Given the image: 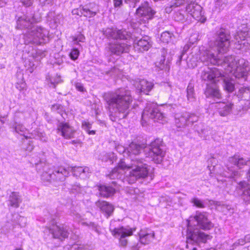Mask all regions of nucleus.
<instances>
[{
  "mask_svg": "<svg viewBox=\"0 0 250 250\" xmlns=\"http://www.w3.org/2000/svg\"><path fill=\"white\" fill-rule=\"evenodd\" d=\"M40 21V18H36L31 15H23L19 17L17 21V28L26 29V32L23 35L24 43H32L39 45L45 43L49 40V31L47 29L37 25L34 23Z\"/></svg>",
  "mask_w": 250,
  "mask_h": 250,
  "instance_id": "20e7f679",
  "label": "nucleus"
},
{
  "mask_svg": "<svg viewBox=\"0 0 250 250\" xmlns=\"http://www.w3.org/2000/svg\"><path fill=\"white\" fill-rule=\"evenodd\" d=\"M163 124L166 120L165 115L159 110L157 105L154 103H147L142 114V124L143 126L149 120Z\"/></svg>",
  "mask_w": 250,
  "mask_h": 250,
  "instance_id": "1a4fd4ad",
  "label": "nucleus"
},
{
  "mask_svg": "<svg viewBox=\"0 0 250 250\" xmlns=\"http://www.w3.org/2000/svg\"><path fill=\"white\" fill-rule=\"evenodd\" d=\"M191 202L193 204L194 206L198 208H203L205 207L203 202L197 198H192Z\"/></svg>",
  "mask_w": 250,
  "mask_h": 250,
  "instance_id": "3c124183",
  "label": "nucleus"
},
{
  "mask_svg": "<svg viewBox=\"0 0 250 250\" xmlns=\"http://www.w3.org/2000/svg\"><path fill=\"white\" fill-rule=\"evenodd\" d=\"M52 111L57 112L61 114L62 116L64 111V108L63 106L60 104H54L51 106Z\"/></svg>",
  "mask_w": 250,
  "mask_h": 250,
  "instance_id": "de8ad7c7",
  "label": "nucleus"
},
{
  "mask_svg": "<svg viewBox=\"0 0 250 250\" xmlns=\"http://www.w3.org/2000/svg\"><path fill=\"white\" fill-rule=\"evenodd\" d=\"M116 150L120 153H123L124 154V156H126V148H125L124 146L122 145H118V146H116Z\"/></svg>",
  "mask_w": 250,
  "mask_h": 250,
  "instance_id": "5fc2aeb1",
  "label": "nucleus"
},
{
  "mask_svg": "<svg viewBox=\"0 0 250 250\" xmlns=\"http://www.w3.org/2000/svg\"><path fill=\"white\" fill-rule=\"evenodd\" d=\"M16 219H17V220L16 221V223L21 227H24L25 226L26 224V218L21 216L18 214L16 215Z\"/></svg>",
  "mask_w": 250,
  "mask_h": 250,
  "instance_id": "09e8293b",
  "label": "nucleus"
},
{
  "mask_svg": "<svg viewBox=\"0 0 250 250\" xmlns=\"http://www.w3.org/2000/svg\"><path fill=\"white\" fill-rule=\"evenodd\" d=\"M162 144V141L161 139H156L148 147L145 148L146 158L148 159V161H153L156 164L162 162L165 155V152L161 148Z\"/></svg>",
  "mask_w": 250,
  "mask_h": 250,
  "instance_id": "9b49d317",
  "label": "nucleus"
},
{
  "mask_svg": "<svg viewBox=\"0 0 250 250\" xmlns=\"http://www.w3.org/2000/svg\"><path fill=\"white\" fill-rule=\"evenodd\" d=\"M237 194L241 198L246 204H250V185L246 181L240 182L236 188Z\"/></svg>",
  "mask_w": 250,
  "mask_h": 250,
  "instance_id": "f3484780",
  "label": "nucleus"
},
{
  "mask_svg": "<svg viewBox=\"0 0 250 250\" xmlns=\"http://www.w3.org/2000/svg\"><path fill=\"white\" fill-rule=\"evenodd\" d=\"M68 168H70V171L72 172L74 176L80 177L82 179L88 177L91 172L89 168L86 167H68Z\"/></svg>",
  "mask_w": 250,
  "mask_h": 250,
  "instance_id": "a878e982",
  "label": "nucleus"
},
{
  "mask_svg": "<svg viewBox=\"0 0 250 250\" xmlns=\"http://www.w3.org/2000/svg\"><path fill=\"white\" fill-rule=\"evenodd\" d=\"M224 87L228 92H232L234 89V82L232 79H226L224 81Z\"/></svg>",
  "mask_w": 250,
  "mask_h": 250,
  "instance_id": "4c0bfd02",
  "label": "nucleus"
},
{
  "mask_svg": "<svg viewBox=\"0 0 250 250\" xmlns=\"http://www.w3.org/2000/svg\"><path fill=\"white\" fill-rule=\"evenodd\" d=\"M198 120V117L195 114L185 112L175 115V124L178 128V131L188 134L190 132V129L193 123Z\"/></svg>",
  "mask_w": 250,
  "mask_h": 250,
  "instance_id": "9d476101",
  "label": "nucleus"
},
{
  "mask_svg": "<svg viewBox=\"0 0 250 250\" xmlns=\"http://www.w3.org/2000/svg\"><path fill=\"white\" fill-rule=\"evenodd\" d=\"M22 202V199L19 192H12L8 200V206L18 208Z\"/></svg>",
  "mask_w": 250,
  "mask_h": 250,
  "instance_id": "cd10ccee",
  "label": "nucleus"
},
{
  "mask_svg": "<svg viewBox=\"0 0 250 250\" xmlns=\"http://www.w3.org/2000/svg\"><path fill=\"white\" fill-rule=\"evenodd\" d=\"M95 205L107 218L112 214L114 210L113 206L105 201L98 200L95 203Z\"/></svg>",
  "mask_w": 250,
  "mask_h": 250,
  "instance_id": "5701e85b",
  "label": "nucleus"
},
{
  "mask_svg": "<svg viewBox=\"0 0 250 250\" xmlns=\"http://www.w3.org/2000/svg\"><path fill=\"white\" fill-rule=\"evenodd\" d=\"M11 127L13 129L14 133L23 136L26 139L34 138L37 139H40L43 142L46 141V138L44 136L43 133L39 132H37V134H34L33 133H28V129L20 123L14 122L13 124H11Z\"/></svg>",
  "mask_w": 250,
  "mask_h": 250,
  "instance_id": "4468645a",
  "label": "nucleus"
},
{
  "mask_svg": "<svg viewBox=\"0 0 250 250\" xmlns=\"http://www.w3.org/2000/svg\"><path fill=\"white\" fill-rule=\"evenodd\" d=\"M27 113L20 111H17L14 115V122H17L20 123L22 120H25Z\"/></svg>",
  "mask_w": 250,
  "mask_h": 250,
  "instance_id": "a18cd8bd",
  "label": "nucleus"
},
{
  "mask_svg": "<svg viewBox=\"0 0 250 250\" xmlns=\"http://www.w3.org/2000/svg\"><path fill=\"white\" fill-rule=\"evenodd\" d=\"M187 100L189 103H192L196 100L194 86L191 83H189L187 88Z\"/></svg>",
  "mask_w": 250,
  "mask_h": 250,
  "instance_id": "f704fd0d",
  "label": "nucleus"
},
{
  "mask_svg": "<svg viewBox=\"0 0 250 250\" xmlns=\"http://www.w3.org/2000/svg\"><path fill=\"white\" fill-rule=\"evenodd\" d=\"M75 219L78 221V222H81L82 225H84L87 226L89 229L95 231L97 233H100V227L96 224L94 222H86L84 221H82V219H81V216L79 214H77L75 218Z\"/></svg>",
  "mask_w": 250,
  "mask_h": 250,
  "instance_id": "72a5a7b5",
  "label": "nucleus"
},
{
  "mask_svg": "<svg viewBox=\"0 0 250 250\" xmlns=\"http://www.w3.org/2000/svg\"><path fill=\"white\" fill-rule=\"evenodd\" d=\"M65 188L68 190L72 193H83L84 192V188L81 186L79 184H70L66 183L65 184Z\"/></svg>",
  "mask_w": 250,
  "mask_h": 250,
  "instance_id": "2f4dec72",
  "label": "nucleus"
},
{
  "mask_svg": "<svg viewBox=\"0 0 250 250\" xmlns=\"http://www.w3.org/2000/svg\"><path fill=\"white\" fill-rule=\"evenodd\" d=\"M80 11L82 15L87 18H91L95 16L96 12L90 10L87 6L80 7Z\"/></svg>",
  "mask_w": 250,
  "mask_h": 250,
  "instance_id": "e433bc0d",
  "label": "nucleus"
},
{
  "mask_svg": "<svg viewBox=\"0 0 250 250\" xmlns=\"http://www.w3.org/2000/svg\"><path fill=\"white\" fill-rule=\"evenodd\" d=\"M97 189L99 191L100 195L105 198L113 195L115 192V188L110 186H98Z\"/></svg>",
  "mask_w": 250,
  "mask_h": 250,
  "instance_id": "c85d7f7f",
  "label": "nucleus"
},
{
  "mask_svg": "<svg viewBox=\"0 0 250 250\" xmlns=\"http://www.w3.org/2000/svg\"><path fill=\"white\" fill-rule=\"evenodd\" d=\"M174 36L172 33L168 31H165L161 34V41L165 43H168L171 42Z\"/></svg>",
  "mask_w": 250,
  "mask_h": 250,
  "instance_id": "79ce46f5",
  "label": "nucleus"
},
{
  "mask_svg": "<svg viewBox=\"0 0 250 250\" xmlns=\"http://www.w3.org/2000/svg\"><path fill=\"white\" fill-rule=\"evenodd\" d=\"M70 172V168L60 167L56 168L53 172L54 180L57 181L62 182L66 177H67Z\"/></svg>",
  "mask_w": 250,
  "mask_h": 250,
  "instance_id": "bb28decb",
  "label": "nucleus"
},
{
  "mask_svg": "<svg viewBox=\"0 0 250 250\" xmlns=\"http://www.w3.org/2000/svg\"><path fill=\"white\" fill-rule=\"evenodd\" d=\"M104 98L110 113V118L113 121L126 118L129 113L132 102L130 91L120 88L114 91L104 93Z\"/></svg>",
  "mask_w": 250,
  "mask_h": 250,
  "instance_id": "7ed1b4c3",
  "label": "nucleus"
},
{
  "mask_svg": "<svg viewBox=\"0 0 250 250\" xmlns=\"http://www.w3.org/2000/svg\"><path fill=\"white\" fill-rule=\"evenodd\" d=\"M58 129L61 131L62 135L65 139H70L73 137L75 130L67 123H60L58 126Z\"/></svg>",
  "mask_w": 250,
  "mask_h": 250,
  "instance_id": "b1692460",
  "label": "nucleus"
},
{
  "mask_svg": "<svg viewBox=\"0 0 250 250\" xmlns=\"http://www.w3.org/2000/svg\"><path fill=\"white\" fill-rule=\"evenodd\" d=\"M54 0H39L40 3L42 5H52Z\"/></svg>",
  "mask_w": 250,
  "mask_h": 250,
  "instance_id": "13d9d810",
  "label": "nucleus"
},
{
  "mask_svg": "<svg viewBox=\"0 0 250 250\" xmlns=\"http://www.w3.org/2000/svg\"><path fill=\"white\" fill-rule=\"evenodd\" d=\"M85 37L82 34H79L76 36L73 37V42L74 44H78L79 42H84Z\"/></svg>",
  "mask_w": 250,
  "mask_h": 250,
  "instance_id": "8fccbe9b",
  "label": "nucleus"
},
{
  "mask_svg": "<svg viewBox=\"0 0 250 250\" xmlns=\"http://www.w3.org/2000/svg\"><path fill=\"white\" fill-rule=\"evenodd\" d=\"M31 161L37 166V169L39 171L41 170L40 167H43V170L44 172L42 173L41 176L42 179L43 181L50 182L52 179L54 180V175H53V172H51L50 170L49 171H46L48 167V165L41 162L39 163V161H34L33 159L31 160Z\"/></svg>",
  "mask_w": 250,
  "mask_h": 250,
  "instance_id": "393cba45",
  "label": "nucleus"
},
{
  "mask_svg": "<svg viewBox=\"0 0 250 250\" xmlns=\"http://www.w3.org/2000/svg\"><path fill=\"white\" fill-rule=\"evenodd\" d=\"M236 42L238 44L245 45L246 43L250 44V32L245 28L244 30H239L234 36Z\"/></svg>",
  "mask_w": 250,
  "mask_h": 250,
  "instance_id": "412c9836",
  "label": "nucleus"
},
{
  "mask_svg": "<svg viewBox=\"0 0 250 250\" xmlns=\"http://www.w3.org/2000/svg\"><path fill=\"white\" fill-rule=\"evenodd\" d=\"M198 37V35L197 34H192L189 39V42L192 44H193L195 42L197 41Z\"/></svg>",
  "mask_w": 250,
  "mask_h": 250,
  "instance_id": "052dcab7",
  "label": "nucleus"
},
{
  "mask_svg": "<svg viewBox=\"0 0 250 250\" xmlns=\"http://www.w3.org/2000/svg\"><path fill=\"white\" fill-rule=\"evenodd\" d=\"M140 0H125V1L130 7L134 8Z\"/></svg>",
  "mask_w": 250,
  "mask_h": 250,
  "instance_id": "6e6d98bb",
  "label": "nucleus"
},
{
  "mask_svg": "<svg viewBox=\"0 0 250 250\" xmlns=\"http://www.w3.org/2000/svg\"><path fill=\"white\" fill-rule=\"evenodd\" d=\"M153 86L154 84L152 82H148L146 80H142L140 81L138 84L137 88L138 90H140V92L147 94L152 89Z\"/></svg>",
  "mask_w": 250,
  "mask_h": 250,
  "instance_id": "c756f323",
  "label": "nucleus"
},
{
  "mask_svg": "<svg viewBox=\"0 0 250 250\" xmlns=\"http://www.w3.org/2000/svg\"><path fill=\"white\" fill-rule=\"evenodd\" d=\"M201 130L196 129L198 132L199 135L201 138L207 139L208 137L211 134V128L208 126H203Z\"/></svg>",
  "mask_w": 250,
  "mask_h": 250,
  "instance_id": "ea45409f",
  "label": "nucleus"
},
{
  "mask_svg": "<svg viewBox=\"0 0 250 250\" xmlns=\"http://www.w3.org/2000/svg\"><path fill=\"white\" fill-rule=\"evenodd\" d=\"M79 51L76 48H73L70 53V57L73 60H76L79 56Z\"/></svg>",
  "mask_w": 250,
  "mask_h": 250,
  "instance_id": "864d4df0",
  "label": "nucleus"
},
{
  "mask_svg": "<svg viewBox=\"0 0 250 250\" xmlns=\"http://www.w3.org/2000/svg\"><path fill=\"white\" fill-rule=\"evenodd\" d=\"M16 87L20 91L24 90L26 87V84L24 82L21 83H17L16 84Z\"/></svg>",
  "mask_w": 250,
  "mask_h": 250,
  "instance_id": "e2e57ef3",
  "label": "nucleus"
},
{
  "mask_svg": "<svg viewBox=\"0 0 250 250\" xmlns=\"http://www.w3.org/2000/svg\"><path fill=\"white\" fill-rule=\"evenodd\" d=\"M221 76V72L216 68H210L206 67L203 70L201 74L202 80L210 82L209 83L207 84L204 93L207 98H211L214 101L221 99V94L216 84Z\"/></svg>",
  "mask_w": 250,
  "mask_h": 250,
  "instance_id": "0eeeda50",
  "label": "nucleus"
},
{
  "mask_svg": "<svg viewBox=\"0 0 250 250\" xmlns=\"http://www.w3.org/2000/svg\"><path fill=\"white\" fill-rule=\"evenodd\" d=\"M245 240L244 238L238 239L237 241L233 243L231 246V248L230 249V250H233L239 246L244 245L245 243H246Z\"/></svg>",
  "mask_w": 250,
  "mask_h": 250,
  "instance_id": "603ef678",
  "label": "nucleus"
},
{
  "mask_svg": "<svg viewBox=\"0 0 250 250\" xmlns=\"http://www.w3.org/2000/svg\"><path fill=\"white\" fill-rule=\"evenodd\" d=\"M186 12L189 15V18H193L197 21L204 22L206 18L202 11V7L195 2H191L186 6Z\"/></svg>",
  "mask_w": 250,
  "mask_h": 250,
  "instance_id": "dca6fc26",
  "label": "nucleus"
},
{
  "mask_svg": "<svg viewBox=\"0 0 250 250\" xmlns=\"http://www.w3.org/2000/svg\"><path fill=\"white\" fill-rule=\"evenodd\" d=\"M104 34L108 39L113 40L108 43L107 47L111 54L119 56L128 52L132 43L130 33L125 30L107 28L104 31Z\"/></svg>",
  "mask_w": 250,
  "mask_h": 250,
  "instance_id": "423d86ee",
  "label": "nucleus"
},
{
  "mask_svg": "<svg viewBox=\"0 0 250 250\" xmlns=\"http://www.w3.org/2000/svg\"><path fill=\"white\" fill-rule=\"evenodd\" d=\"M44 231L52 234L54 238L60 239L67 237L69 233L67 226L63 224L58 225L54 219L51 224L46 228Z\"/></svg>",
  "mask_w": 250,
  "mask_h": 250,
  "instance_id": "ddd939ff",
  "label": "nucleus"
},
{
  "mask_svg": "<svg viewBox=\"0 0 250 250\" xmlns=\"http://www.w3.org/2000/svg\"><path fill=\"white\" fill-rule=\"evenodd\" d=\"M32 60H33V58L32 60L28 59L25 62V66L27 68L26 70L30 73H32L36 67Z\"/></svg>",
  "mask_w": 250,
  "mask_h": 250,
  "instance_id": "c03bdc74",
  "label": "nucleus"
},
{
  "mask_svg": "<svg viewBox=\"0 0 250 250\" xmlns=\"http://www.w3.org/2000/svg\"><path fill=\"white\" fill-rule=\"evenodd\" d=\"M216 36L213 45L210 44L208 48L204 46L199 48V60L207 65L212 64L224 67L236 78H245L250 71L247 60L231 55L224 58L221 57V54L229 50L230 45V35L228 31L220 28L217 31Z\"/></svg>",
  "mask_w": 250,
  "mask_h": 250,
  "instance_id": "f257e3e1",
  "label": "nucleus"
},
{
  "mask_svg": "<svg viewBox=\"0 0 250 250\" xmlns=\"http://www.w3.org/2000/svg\"><path fill=\"white\" fill-rule=\"evenodd\" d=\"M146 161L136 157L131 159L130 165H127L124 160L121 159L118 166L112 170L108 176L112 179H122L124 182H126L130 184L148 176L152 179V173L149 167L145 163Z\"/></svg>",
  "mask_w": 250,
  "mask_h": 250,
  "instance_id": "f03ea898",
  "label": "nucleus"
},
{
  "mask_svg": "<svg viewBox=\"0 0 250 250\" xmlns=\"http://www.w3.org/2000/svg\"><path fill=\"white\" fill-rule=\"evenodd\" d=\"M215 5L216 8L221 9L223 5L225 3V0H214Z\"/></svg>",
  "mask_w": 250,
  "mask_h": 250,
  "instance_id": "bf43d9fd",
  "label": "nucleus"
},
{
  "mask_svg": "<svg viewBox=\"0 0 250 250\" xmlns=\"http://www.w3.org/2000/svg\"><path fill=\"white\" fill-rule=\"evenodd\" d=\"M64 250H85L83 246L78 244L68 245L64 247Z\"/></svg>",
  "mask_w": 250,
  "mask_h": 250,
  "instance_id": "49530a36",
  "label": "nucleus"
},
{
  "mask_svg": "<svg viewBox=\"0 0 250 250\" xmlns=\"http://www.w3.org/2000/svg\"><path fill=\"white\" fill-rule=\"evenodd\" d=\"M113 3L115 8L120 7L123 4V0H113Z\"/></svg>",
  "mask_w": 250,
  "mask_h": 250,
  "instance_id": "0e129e2a",
  "label": "nucleus"
},
{
  "mask_svg": "<svg viewBox=\"0 0 250 250\" xmlns=\"http://www.w3.org/2000/svg\"><path fill=\"white\" fill-rule=\"evenodd\" d=\"M185 3L184 0H176L174 2L170 5V7H178Z\"/></svg>",
  "mask_w": 250,
  "mask_h": 250,
  "instance_id": "4d7b16f0",
  "label": "nucleus"
},
{
  "mask_svg": "<svg viewBox=\"0 0 250 250\" xmlns=\"http://www.w3.org/2000/svg\"><path fill=\"white\" fill-rule=\"evenodd\" d=\"M233 104L229 102H217L214 106L218 114L222 117L227 116L230 114Z\"/></svg>",
  "mask_w": 250,
  "mask_h": 250,
  "instance_id": "aec40b11",
  "label": "nucleus"
},
{
  "mask_svg": "<svg viewBox=\"0 0 250 250\" xmlns=\"http://www.w3.org/2000/svg\"><path fill=\"white\" fill-rule=\"evenodd\" d=\"M33 0H21V2L23 5L26 6H29L32 3Z\"/></svg>",
  "mask_w": 250,
  "mask_h": 250,
  "instance_id": "69168bd1",
  "label": "nucleus"
},
{
  "mask_svg": "<svg viewBox=\"0 0 250 250\" xmlns=\"http://www.w3.org/2000/svg\"><path fill=\"white\" fill-rule=\"evenodd\" d=\"M116 156L113 152H104L100 155L99 159L102 161H109L111 163H113L115 159Z\"/></svg>",
  "mask_w": 250,
  "mask_h": 250,
  "instance_id": "c9c22d12",
  "label": "nucleus"
},
{
  "mask_svg": "<svg viewBox=\"0 0 250 250\" xmlns=\"http://www.w3.org/2000/svg\"><path fill=\"white\" fill-rule=\"evenodd\" d=\"M11 229V224L9 222L7 223V224L6 225V226H3L2 227V230L3 231H9Z\"/></svg>",
  "mask_w": 250,
  "mask_h": 250,
  "instance_id": "774afa93",
  "label": "nucleus"
},
{
  "mask_svg": "<svg viewBox=\"0 0 250 250\" xmlns=\"http://www.w3.org/2000/svg\"><path fill=\"white\" fill-rule=\"evenodd\" d=\"M154 232L147 228L141 229L139 233V241L141 244L147 245L149 244L154 238Z\"/></svg>",
  "mask_w": 250,
  "mask_h": 250,
  "instance_id": "6ab92c4d",
  "label": "nucleus"
},
{
  "mask_svg": "<svg viewBox=\"0 0 250 250\" xmlns=\"http://www.w3.org/2000/svg\"><path fill=\"white\" fill-rule=\"evenodd\" d=\"M33 59L36 61H40L46 55V52L41 50H35L31 53Z\"/></svg>",
  "mask_w": 250,
  "mask_h": 250,
  "instance_id": "a19ab883",
  "label": "nucleus"
},
{
  "mask_svg": "<svg viewBox=\"0 0 250 250\" xmlns=\"http://www.w3.org/2000/svg\"><path fill=\"white\" fill-rule=\"evenodd\" d=\"M151 46V40L148 36L143 37L138 41L134 42V48L139 51H147Z\"/></svg>",
  "mask_w": 250,
  "mask_h": 250,
  "instance_id": "4be33fe9",
  "label": "nucleus"
},
{
  "mask_svg": "<svg viewBox=\"0 0 250 250\" xmlns=\"http://www.w3.org/2000/svg\"><path fill=\"white\" fill-rule=\"evenodd\" d=\"M165 52V50L163 49L162 54V58L160 60L159 62V64L158 65V67L161 69H167V68L168 67V63L169 62L168 60L166 62V58L164 55Z\"/></svg>",
  "mask_w": 250,
  "mask_h": 250,
  "instance_id": "37998d69",
  "label": "nucleus"
},
{
  "mask_svg": "<svg viewBox=\"0 0 250 250\" xmlns=\"http://www.w3.org/2000/svg\"><path fill=\"white\" fill-rule=\"evenodd\" d=\"M75 86L76 88L79 91L83 92L84 91V87L82 83L79 82H77L75 83Z\"/></svg>",
  "mask_w": 250,
  "mask_h": 250,
  "instance_id": "680f3d73",
  "label": "nucleus"
},
{
  "mask_svg": "<svg viewBox=\"0 0 250 250\" xmlns=\"http://www.w3.org/2000/svg\"><path fill=\"white\" fill-rule=\"evenodd\" d=\"M144 148L143 146L132 142L126 148V156L129 157L131 160L132 158L136 157L142 158L140 156V155Z\"/></svg>",
  "mask_w": 250,
  "mask_h": 250,
  "instance_id": "a211bd4d",
  "label": "nucleus"
},
{
  "mask_svg": "<svg viewBox=\"0 0 250 250\" xmlns=\"http://www.w3.org/2000/svg\"><path fill=\"white\" fill-rule=\"evenodd\" d=\"M109 229L112 234L119 239L120 245L125 247L127 244L126 237L132 235L136 228H130L128 227L113 228L110 225Z\"/></svg>",
  "mask_w": 250,
  "mask_h": 250,
  "instance_id": "f8f14e48",
  "label": "nucleus"
},
{
  "mask_svg": "<svg viewBox=\"0 0 250 250\" xmlns=\"http://www.w3.org/2000/svg\"><path fill=\"white\" fill-rule=\"evenodd\" d=\"M196 222L197 227L204 230L210 229L213 227V224L209 221L206 212H196V215L191 216L188 221L187 229V247L189 248V244L205 243L207 240H210L211 236L200 231L197 228H193L192 226V222Z\"/></svg>",
  "mask_w": 250,
  "mask_h": 250,
  "instance_id": "39448f33",
  "label": "nucleus"
},
{
  "mask_svg": "<svg viewBox=\"0 0 250 250\" xmlns=\"http://www.w3.org/2000/svg\"><path fill=\"white\" fill-rule=\"evenodd\" d=\"M229 164L226 166L227 169L220 174L225 177L232 178L235 179L240 175V173L238 171L236 170L235 168L232 166L234 165L241 168L243 166H250V159L246 160L244 158L240 157L238 155H234L229 159ZM247 177L248 180L250 181V168L247 173Z\"/></svg>",
  "mask_w": 250,
  "mask_h": 250,
  "instance_id": "6e6552de",
  "label": "nucleus"
},
{
  "mask_svg": "<svg viewBox=\"0 0 250 250\" xmlns=\"http://www.w3.org/2000/svg\"><path fill=\"white\" fill-rule=\"evenodd\" d=\"M174 18L175 21L182 22H186L187 23H189L191 21L189 18V15L186 12V10H178L174 14Z\"/></svg>",
  "mask_w": 250,
  "mask_h": 250,
  "instance_id": "7c9ffc66",
  "label": "nucleus"
},
{
  "mask_svg": "<svg viewBox=\"0 0 250 250\" xmlns=\"http://www.w3.org/2000/svg\"><path fill=\"white\" fill-rule=\"evenodd\" d=\"M61 82V78L57 74L53 76L48 75L46 77V83L50 87L55 88L56 85Z\"/></svg>",
  "mask_w": 250,
  "mask_h": 250,
  "instance_id": "473e14b6",
  "label": "nucleus"
},
{
  "mask_svg": "<svg viewBox=\"0 0 250 250\" xmlns=\"http://www.w3.org/2000/svg\"><path fill=\"white\" fill-rule=\"evenodd\" d=\"M82 127L88 134L95 135L96 133L95 130H90L92 128V124L89 122L84 121L82 122Z\"/></svg>",
  "mask_w": 250,
  "mask_h": 250,
  "instance_id": "58836bf2",
  "label": "nucleus"
},
{
  "mask_svg": "<svg viewBox=\"0 0 250 250\" xmlns=\"http://www.w3.org/2000/svg\"><path fill=\"white\" fill-rule=\"evenodd\" d=\"M155 13L156 12L147 1L142 2L136 11V15L140 18V20L144 22L151 20Z\"/></svg>",
  "mask_w": 250,
  "mask_h": 250,
  "instance_id": "2eb2a0df",
  "label": "nucleus"
},
{
  "mask_svg": "<svg viewBox=\"0 0 250 250\" xmlns=\"http://www.w3.org/2000/svg\"><path fill=\"white\" fill-rule=\"evenodd\" d=\"M62 18V16L61 15H58L55 17H54V19H53V21H54L55 23H60V19Z\"/></svg>",
  "mask_w": 250,
  "mask_h": 250,
  "instance_id": "338daca9",
  "label": "nucleus"
}]
</instances>
